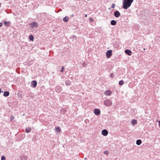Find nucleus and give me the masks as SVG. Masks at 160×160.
<instances>
[{
    "label": "nucleus",
    "instance_id": "f257e3e1",
    "mask_svg": "<svg viewBox=\"0 0 160 160\" xmlns=\"http://www.w3.org/2000/svg\"><path fill=\"white\" fill-rule=\"evenodd\" d=\"M134 0H123L122 8L125 9H127L130 7Z\"/></svg>",
    "mask_w": 160,
    "mask_h": 160
},
{
    "label": "nucleus",
    "instance_id": "f03ea898",
    "mask_svg": "<svg viewBox=\"0 0 160 160\" xmlns=\"http://www.w3.org/2000/svg\"><path fill=\"white\" fill-rule=\"evenodd\" d=\"M104 102V105L108 107L110 106L112 104L111 101L108 99L105 100Z\"/></svg>",
    "mask_w": 160,
    "mask_h": 160
},
{
    "label": "nucleus",
    "instance_id": "7ed1b4c3",
    "mask_svg": "<svg viewBox=\"0 0 160 160\" xmlns=\"http://www.w3.org/2000/svg\"><path fill=\"white\" fill-rule=\"evenodd\" d=\"M106 56L108 58H110L112 55V50H108L106 52Z\"/></svg>",
    "mask_w": 160,
    "mask_h": 160
},
{
    "label": "nucleus",
    "instance_id": "20e7f679",
    "mask_svg": "<svg viewBox=\"0 0 160 160\" xmlns=\"http://www.w3.org/2000/svg\"><path fill=\"white\" fill-rule=\"evenodd\" d=\"M29 25L30 27L32 28H33L34 27H38V23L35 22H33L32 23H29Z\"/></svg>",
    "mask_w": 160,
    "mask_h": 160
},
{
    "label": "nucleus",
    "instance_id": "39448f33",
    "mask_svg": "<svg viewBox=\"0 0 160 160\" xmlns=\"http://www.w3.org/2000/svg\"><path fill=\"white\" fill-rule=\"evenodd\" d=\"M120 15L121 14L120 12L118 10L114 12V15L115 17L117 18H119L120 16Z\"/></svg>",
    "mask_w": 160,
    "mask_h": 160
},
{
    "label": "nucleus",
    "instance_id": "423d86ee",
    "mask_svg": "<svg viewBox=\"0 0 160 160\" xmlns=\"http://www.w3.org/2000/svg\"><path fill=\"white\" fill-rule=\"evenodd\" d=\"M101 133L103 135L106 136L108 135V132L106 129H103Z\"/></svg>",
    "mask_w": 160,
    "mask_h": 160
},
{
    "label": "nucleus",
    "instance_id": "0eeeda50",
    "mask_svg": "<svg viewBox=\"0 0 160 160\" xmlns=\"http://www.w3.org/2000/svg\"><path fill=\"white\" fill-rule=\"evenodd\" d=\"M94 113L95 115H98L100 114V111L98 109H94Z\"/></svg>",
    "mask_w": 160,
    "mask_h": 160
},
{
    "label": "nucleus",
    "instance_id": "6e6552de",
    "mask_svg": "<svg viewBox=\"0 0 160 160\" xmlns=\"http://www.w3.org/2000/svg\"><path fill=\"white\" fill-rule=\"evenodd\" d=\"M37 85V82L35 80H33L31 82V86L35 88Z\"/></svg>",
    "mask_w": 160,
    "mask_h": 160
},
{
    "label": "nucleus",
    "instance_id": "1a4fd4ad",
    "mask_svg": "<svg viewBox=\"0 0 160 160\" xmlns=\"http://www.w3.org/2000/svg\"><path fill=\"white\" fill-rule=\"evenodd\" d=\"M111 93V92L110 90H106L104 93V94L106 96H109Z\"/></svg>",
    "mask_w": 160,
    "mask_h": 160
},
{
    "label": "nucleus",
    "instance_id": "9d476101",
    "mask_svg": "<svg viewBox=\"0 0 160 160\" xmlns=\"http://www.w3.org/2000/svg\"><path fill=\"white\" fill-rule=\"evenodd\" d=\"M125 52L128 54V55L130 56L132 54V52L129 49H126L125 51Z\"/></svg>",
    "mask_w": 160,
    "mask_h": 160
},
{
    "label": "nucleus",
    "instance_id": "9b49d317",
    "mask_svg": "<svg viewBox=\"0 0 160 160\" xmlns=\"http://www.w3.org/2000/svg\"><path fill=\"white\" fill-rule=\"evenodd\" d=\"M4 24L5 26H9L10 25V22L9 21H5Z\"/></svg>",
    "mask_w": 160,
    "mask_h": 160
},
{
    "label": "nucleus",
    "instance_id": "f8f14e48",
    "mask_svg": "<svg viewBox=\"0 0 160 160\" xmlns=\"http://www.w3.org/2000/svg\"><path fill=\"white\" fill-rule=\"evenodd\" d=\"M31 131V128L30 127L26 128H25V132L26 133H29Z\"/></svg>",
    "mask_w": 160,
    "mask_h": 160
},
{
    "label": "nucleus",
    "instance_id": "ddd939ff",
    "mask_svg": "<svg viewBox=\"0 0 160 160\" xmlns=\"http://www.w3.org/2000/svg\"><path fill=\"white\" fill-rule=\"evenodd\" d=\"M110 23L111 25L114 26L116 24L117 22L116 21L113 20L111 21Z\"/></svg>",
    "mask_w": 160,
    "mask_h": 160
},
{
    "label": "nucleus",
    "instance_id": "4468645a",
    "mask_svg": "<svg viewBox=\"0 0 160 160\" xmlns=\"http://www.w3.org/2000/svg\"><path fill=\"white\" fill-rule=\"evenodd\" d=\"M9 93L8 91H5L4 92L3 96L5 97H7L9 95Z\"/></svg>",
    "mask_w": 160,
    "mask_h": 160
},
{
    "label": "nucleus",
    "instance_id": "2eb2a0df",
    "mask_svg": "<svg viewBox=\"0 0 160 160\" xmlns=\"http://www.w3.org/2000/svg\"><path fill=\"white\" fill-rule=\"evenodd\" d=\"M131 124L133 125H134L135 124H136L137 123V121L136 119H133L131 121Z\"/></svg>",
    "mask_w": 160,
    "mask_h": 160
},
{
    "label": "nucleus",
    "instance_id": "dca6fc26",
    "mask_svg": "<svg viewBox=\"0 0 160 160\" xmlns=\"http://www.w3.org/2000/svg\"><path fill=\"white\" fill-rule=\"evenodd\" d=\"M142 143V141L141 139H138L137 140L136 143L138 145H140Z\"/></svg>",
    "mask_w": 160,
    "mask_h": 160
},
{
    "label": "nucleus",
    "instance_id": "f3484780",
    "mask_svg": "<svg viewBox=\"0 0 160 160\" xmlns=\"http://www.w3.org/2000/svg\"><path fill=\"white\" fill-rule=\"evenodd\" d=\"M56 131L57 132H59L61 131V129L58 126L55 128Z\"/></svg>",
    "mask_w": 160,
    "mask_h": 160
},
{
    "label": "nucleus",
    "instance_id": "a211bd4d",
    "mask_svg": "<svg viewBox=\"0 0 160 160\" xmlns=\"http://www.w3.org/2000/svg\"><path fill=\"white\" fill-rule=\"evenodd\" d=\"M80 64L82 65L83 67H85L87 65V63L86 62H80Z\"/></svg>",
    "mask_w": 160,
    "mask_h": 160
},
{
    "label": "nucleus",
    "instance_id": "6ab92c4d",
    "mask_svg": "<svg viewBox=\"0 0 160 160\" xmlns=\"http://www.w3.org/2000/svg\"><path fill=\"white\" fill-rule=\"evenodd\" d=\"M65 84L67 86H69L70 85V80H67L65 81Z\"/></svg>",
    "mask_w": 160,
    "mask_h": 160
},
{
    "label": "nucleus",
    "instance_id": "aec40b11",
    "mask_svg": "<svg viewBox=\"0 0 160 160\" xmlns=\"http://www.w3.org/2000/svg\"><path fill=\"white\" fill-rule=\"evenodd\" d=\"M68 17L67 16H66L63 19V20L65 22H67L68 21Z\"/></svg>",
    "mask_w": 160,
    "mask_h": 160
},
{
    "label": "nucleus",
    "instance_id": "412c9836",
    "mask_svg": "<svg viewBox=\"0 0 160 160\" xmlns=\"http://www.w3.org/2000/svg\"><path fill=\"white\" fill-rule=\"evenodd\" d=\"M29 39L31 41H33L34 39V37L32 35H30L29 36Z\"/></svg>",
    "mask_w": 160,
    "mask_h": 160
},
{
    "label": "nucleus",
    "instance_id": "4be33fe9",
    "mask_svg": "<svg viewBox=\"0 0 160 160\" xmlns=\"http://www.w3.org/2000/svg\"><path fill=\"white\" fill-rule=\"evenodd\" d=\"M124 84V81L123 80H121L119 81V84L120 85H122Z\"/></svg>",
    "mask_w": 160,
    "mask_h": 160
},
{
    "label": "nucleus",
    "instance_id": "5701e85b",
    "mask_svg": "<svg viewBox=\"0 0 160 160\" xmlns=\"http://www.w3.org/2000/svg\"><path fill=\"white\" fill-rule=\"evenodd\" d=\"M61 90V87H58L56 89V91L57 92H59Z\"/></svg>",
    "mask_w": 160,
    "mask_h": 160
},
{
    "label": "nucleus",
    "instance_id": "b1692460",
    "mask_svg": "<svg viewBox=\"0 0 160 160\" xmlns=\"http://www.w3.org/2000/svg\"><path fill=\"white\" fill-rule=\"evenodd\" d=\"M72 38L73 40H75V41H76V40H77V37H76V36H75V35H74V36H72Z\"/></svg>",
    "mask_w": 160,
    "mask_h": 160
},
{
    "label": "nucleus",
    "instance_id": "393cba45",
    "mask_svg": "<svg viewBox=\"0 0 160 160\" xmlns=\"http://www.w3.org/2000/svg\"><path fill=\"white\" fill-rule=\"evenodd\" d=\"M62 69L60 71L61 72H63L64 71V67L63 66H62L61 67Z\"/></svg>",
    "mask_w": 160,
    "mask_h": 160
},
{
    "label": "nucleus",
    "instance_id": "a878e982",
    "mask_svg": "<svg viewBox=\"0 0 160 160\" xmlns=\"http://www.w3.org/2000/svg\"><path fill=\"white\" fill-rule=\"evenodd\" d=\"M1 160H5V157L4 156H2L1 157Z\"/></svg>",
    "mask_w": 160,
    "mask_h": 160
},
{
    "label": "nucleus",
    "instance_id": "bb28decb",
    "mask_svg": "<svg viewBox=\"0 0 160 160\" xmlns=\"http://www.w3.org/2000/svg\"><path fill=\"white\" fill-rule=\"evenodd\" d=\"M115 5L114 3H112V4L111 8H115Z\"/></svg>",
    "mask_w": 160,
    "mask_h": 160
},
{
    "label": "nucleus",
    "instance_id": "cd10ccee",
    "mask_svg": "<svg viewBox=\"0 0 160 160\" xmlns=\"http://www.w3.org/2000/svg\"><path fill=\"white\" fill-rule=\"evenodd\" d=\"M18 97H19V98H21L22 97V95L20 93H18Z\"/></svg>",
    "mask_w": 160,
    "mask_h": 160
},
{
    "label": "nucleus",
    "instance_id": "c85d7f7f",
    "mask_svg": "<svg viewBox=\"0 0 160 160\" xmlns=\"http://www.w3.org/2000/svg\"><path fill=\"white\" fill-rule=\"evenodd\" d=\"M104 153L105 154L107 155L108 153V151H105L104 152Z\"/></svg>",
    "mask_w": 160,
    "mask_h": 160
},
{
    "label": "nucleus",
    "instance_id": "c756f323",
    "mask_svg": "<svg viewBox=\"0 0 160 160\" xmlns=\"http://www.w3.org/2000/svg\"><path fill=\"white\" fill-rule=\"evenodd\" d=\"M89 20L91 22H92L93 21V19L92 18H90Z\"/></svg>",
    "mask_w": 160,
    "mask_h": 160
},
{
    "label": "nucleus",
    "instance_id": "7c9ffc66",
    "mask_svg": "<svg viewBox=\"0 0 160 160\" xmlns=\"http://www.w3.org/2000/svg\"><path fill=\"white\" fill-rule=\"evenodd\" d=\"M14 119V117H13V116L12 115L11 116V119H10L11 121H12Z\"/></svg>",
    "mask_w": 160,
    "mask_h": 160
},
{
    "label": "nucleus",
    "instance_id": "2f4dec72",
    "mask_svg": "<svg viewBox=\"0 0 160 160\" xmlns=\"http://www.w3.org/2000/svg\"><path fill=\"white\" fill-rule=\"evenodd\" d=\"M113 73H111V74H110V77H111L113 78Z\"/></svg>",
    "mask_w": 160,
    "mask_h": 160
},
{
    "label": "nucleus",
    "instance_id": "473e14b6",
    "mask_svg": "<svg viewBox=\"0 0 160 160\" xmlns=\"http://www.w3.org/2000/svg\"><path fill=\"white\" fill-rule=\"evenodd\" d=\"M2 26V22H0V27H1Z\"/></svg>",
    "mask_w": 160,
    "mask_h": 160
},
{
    "label": "nucleus",
    "instance_id": "72a5a7b5",
    "mask_svg": "<svg viewBox=\"0 0 160 160\" xmlns=\"http://www.w3.org/2000/svg\"><path fill=\"white\" fill-rule=\"evenodd\" d=\"M158 125L159 128H160V121H158Z\"/></svg>",
    "mask_w": 160,
    "mask_h": 160
},
{
    "label": "nucleus",
    "instance_id": "f704fd0d",
    "mask_svg": "<svg viewBox=\"0 0 160 160\" xmlns=\"http://www.w3.org/2000/svg\"><path fill=\"white\" fill-rule=\"evenodd\" d=\"M62 110L63 111V112H65V110L64 109H62Z\"/></svg>",
    "mask_w": 160,
    "mask_h": 160
},
{
    "label": "nucleus",
    "instance_id": "c9c22d12",
    "mask_svg": "<svg viewBox=\"0 0 160 160\" xmlns=\"http://www.w3.org/2000/svg\"><path fill=\"white\" fill-rule=\"evenodd\" d=\"M2 92H3V91H2L1 89V88H0V93Z\"/></svg>",
    "mask_w": 160,
    "mask_h": 160
},
{
    "label": "nucleus",
    "instance_id": "e433bc0d",
    "mask_svg": "<svg viewBox=\"0 0 160 160\" xmlns=\"http://www.w3.org/2000/svg\"><path fill=\"white\" fill-rule=\"evenodd\" d=\"M158 119H157V120H156V122H158Z\"/></svg>",
    "mask_w": 160,
    "mask_h": 160
},
{
    "label": "nucleus",
    "instance_id": "4c0bfd02",
    "mask_svg": "<svg viewBox=\"0 0 160 160\" xmlns=\"http://www.w3.org/2000/svg\"><path fill=\"white\" fill-rule=\"evenodd\" d=\"M111 7H110V8H108V9H111Z\"/></svg>",
    "mask_w": 160,
    "mask_h": 160
},
{
    "label": "nucleus",
    "instance_id": "58836bf2",
    "mask_svg": "<svg viewBox=\"0 0 160 160\" xmlns=\"http://www.w3.org/2000/svg\"><path fill=\"white\" fill-rule=\"evenodd\" d=\"M85 17H87V15L86 14L85 15Z\"/></svg>",
    "mask_w": 160,
    "mask_h": 160
},
{
    "label": "nucleus",
    "instance_id": "ea45409f",
    "mask_svg": "<svg viewBox=\"0 0 160 160\" xmlns=\"http://www.w3.org/2000/svg\"><path fill=\"white\" fill-rule=\"evenodd\" d=\"M88 120H85V122H86V121H88Z\"/></svg>",
    "mask_w": 160,
    "mask_h": 160
},
{
    "label": "nucleus",
    "instance_id": "a19ab883",
    "mask_svg": "<svg viewBox=\"0 0 160 160\" xmlns=\"http://www.w3.org/2000/svg\"><path fill=\"white\" fill-rule=\"evenodd\" d=\"M71 16L72 17H73V14Z\"/></svg>",
    "mask_w": 160,
    "mask_h": 160
},
{
    "label": "nucleus",
    "instance_id": "79ce46f5",
    "mask_svg": "<svg viewBox=\"0 0 160 160\" xmlns=\"http://www.w3.org/2000/svg\"><path fill=\"white\" fill-rule=\"evenodd\" d=\"M1 7V3H0V7Z\"/></svg>",
    "mask_w": 160,
    "mask_h": 160
},
{
    "label": "nucleus",
    "instance_id": "37998d69",
    "mask_svg": "<svg viewBox=\"0 0 160 160\" xmlns=\"http://www.w3.org/2000/svg\"><path fill=\"white\" fill-rule=\"evenodd\" d=\"M143 50H145V48H144L143 49Z\"/></svg>",
    "mask_w": 160,
    "mask_h": 160
}]
</instances>
